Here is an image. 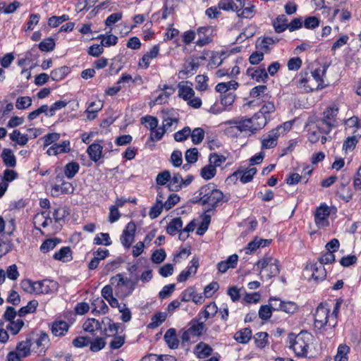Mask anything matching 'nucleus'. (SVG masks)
<instances>
[{
    "label": "nucleus",
    "instance_id": "nucleus-1",
    "mask_svg": "<svg viewBox=\"0 0 361 361\" xmlns=\"http://www.w3.org/2000/svg\"><path fill=\"white\" fill-rule=\"evenodd\" d=\"M224 193L216 188L212 183H209L202 186L193 195L191 202L193 204H199L207 206L205 213L213 212L216 208L221 204L224 202Z\"/></svg>",
    "mask_w": 361,
    "mask_h": 361
},
{
    "label": "nucleus",
    "instance_id": "nucleus-2",
    "mask_svg": "<svg viewBox=\"0 0 361 361\" xmlns=\"http://www.w3.org/2000/svg\"><path fill=\"white\" fill-rule=\"evenodd\" d=\"M228 123L233 125L229 129L231 132H235V130L240 132L249 131L251 134H255L266 126L267 119L266 116L257 112L251 118L233 119L228 121Z\"/></svg>",
    "mask_w": 361,
    "mask_h": 361
},
{
    "label": "nucleus",
    "instance_id": "nucleus-3",
    "mask_svg": "<svg viewBox=\"0 0 361 361\" xmlns=\"http://www.w3.org/2000/svg\"><path fill=\"white\" fill-rule=\"evenodd\" d=\"M228 123L233 125L229 129L231 132H235V130L240 132L249 131L251 134H255L266 126L267 119L266 116L257 112L251 118L233 119L228 121Z\"/></svg>",
    "mask_w": 361,
    "mask_h": 361
},
{
    "label": "nucleus",
    "instance_id": "nucleus-4",
    "mask_svg": "<svg viewBox=\"0 0 361 361\" xmlns=\"http://www.w3.org/2000/svg\"><path fill=\"white\" fill-rule=\"evenodd\" d=\"M290 339V348H291L295 354L298 357L307 356L308 348L312 343L313 336L307 331H302L293 338Z\"/></svg>",
    "mask_w": 361,
    "mask_h": 361
},
{
    "label": "nucleus",
    "instance_id": "nucleus-5",
    "mask_svg": "<svg viewBox=\"0 0 361 361\" xmlns=\"http://www.w3.org/2000/svg\"><path fill=\"white\" fill-rule=\"evenodd\" d=\"M204 329L203 322L192 321L187 329L181 331V344L185 345L187 343H195L197 338L202 334Z\"/></svg>",
    "mask_w": 361,
    "mask_h": 361
},
{
    "label": "nucleus",
    "instance_id": "nucleus-6",
    "mask_svg": "<svg viewBox=\"0 0 361 361\" xmlns=\"http://www.w3.org/2000/svg\"><path fill=\"white\" fill-rule=\"evenodd\" d=\"M29 338H31L32 344H35L34 349H37L39 354L44 353L49 345V338L47 333L39 331V332H32Z\"/></svg>",
    "mask_w": 361,
    "mask_h": 361
},
{
    "label": "nucleus",
    "instance_id": "nucleus-7",
    "mask_svg": "<svg viewBox=\"0 0 361 361\" xmlns=\"http://www.w3.org/2000/svg\"><path fill=\"white\" fill-rule=\"evenodd\" d=\"M135 231L136 225L135 222L133 221L128 222L120 238L121 243L123 247L129 248L131 246L135 239Z\"/></svg>",
    "mask_w": 361,
    "mask_h": 361
},
{
    "label": "nucleus",
    "instance_id": "nucleus-8",
    "mask_svg": "<svg viewBox=\"0 0 361 361\" xmlns=\"http://www.w3.org/2000/svg\"><path fill=\"white\" fill-rule=\"evenodd\" d=\"M330 215L329 207L326 204H321L314 214V221L319 227L329 226L328 217Z\"/></svg>",
    "mask_w": 361,
    "mask_h": 361
},
{
    "label": "nucleus",
    "instance_id": "nucleus-9",
    "mask_svg": "<svg viewBox=\"0 0 361 361\" xmlns=\"http://www.w3.org/2000/svg\"><path fill=\"white\" fill-rule=\"evenodd\" d=\"M56 281L49 279L35 281V293L48 294L57 290Z\"/></svg>",
    "mask_w": 361,
    "mask_h": 361
},
{
    "label": "nucleus",
    "instance_id": "nucleus-10",
    "mask_svg": "<svg viewBox=\"0 0 361 361\" xmlns=\"http://www.w3.org/2000/svg\"><path fill=\"white\" fill-rule=\"evenodd\" d=\"M281 126L271 130L269 133L264 136L262 139V149H271L274 148L277 145V140L279 137V130Z\"/></svg>",
    "mask_w": 361,
    "mask_h": 361
},
{
    "label": "nucleus",
    "instance_id": "nucleus-11",
    "mask_svg": "<svg viewBox=\"0 0 361 361\" xmlns=\"http://www.w3.org/2000/svg\"><path fill=\"white\" fill-rule=\"evenodd\" d=\"M244 6V0H220L218 4L219 9L226 11H232L237 13L240 12Z\"/></svg>",
    "mask_w": 361,
    "mask_h": 361
},
{
    "label": "nucleus",
    "instance_id": "nucleus-12",
    "mask_svg": "<svg viewBox=\"0 0 361 361\" xmlns=\"http://www.w3.org/2000/svg\"><path fill=\"white\" fill-rule=\"evenodd\" d=\"M190 265L186 269L182 271L177 277V281L180 283L186 281L191 276L195 275L199 267L198 258H192L190 262Z\"/></svg>",
    "mask_w": 361,
    "mask_h": 361
},
{
    "label": "nucleus",
    "instance_id": "nucleus-13",
    "mask_svg": "<svg viewBox=\"0 0 361 361\" xmlns=\"http://www.w3.org/2000/svg\"><path fill=\"white\" fill-rule=\"evenodd\" d=\"M271 241L272 240L271 239H262L258 237H255L253 240L247 245V246L244 248V250L247 255H250L260 247H265L269 246Z\"/></svg>",
    "mask_w": 361,
    "mask_h": 361
},
{
    "label": "nucleus",
    "instance_id": "nucleus-14",
    "mask_svg": "<svg viewBox=\"0 0 361 361\" xmlns=\"http://www.w3.org/2000/svg\"><path fill=\"white\" fill-rule=\"evenodd\" d=\"M56 179L59 182L61 181V184H55L52 186L51 190L56 195H58L59 192L63 194H71L73 192L74 188L71 183L63 181V177L60 176H57Z\"/></svg>",
    "mask_w": 361,
    "mask_h": 361
},
{
    "label": "nucleus",
    "instance_id": "nucleus-15",
    "mask_svg": "<svg viewBox=\"0 0 361 361\" xmlns=\"http://www.w3.org/2000/svg\"><path fill=\"white\" fill-rule=\"evenodd\" d=\"M71 142L69 140H64L61 144L55 143L47 151L49 156H56L61 153H68L71 151Z\"/></svg>",
    "mask_w": 361,
    "mask_h": 361
},
{
    "label": "nucleus",
    "instance_id": "nucleus-16",
    "mask_svg": "<svg viewBox=\"0 0 361 361\" xmlns=\"http://www.w3.org/2000/svg\"><path fill=\"white\" fill-rule=\"evenodd\" d=\"M257 169L255 167L246 169L245 170L238 169L233 173V176H240V180L243 183L250 182L253 179V176L257 173Z\"/></svg>",
    "mask_w": 361,
    "mask_h": 361
},
{
    "label": "nucleus",
    "instance_id": "nucleus-17",
    "mask_svg": "<svg viewBox=\"0 0 361 361\" xmlns=\"http://www.w3.org/2000/svg\"><path fill=\"white\" fill-rule=\"evenodd\" d=\"M1 157L4 164L8 168H14L16 166V158L13 152L11 149L4 148L2 151Z\"/></svg>",
    "mask_w": 361,
    "mask_h": 361
},
{
    "label": "nucleus",
    "instance_id": "nucleus-18",
    "mask_svg": "<svg viewBox=\"0 0 361 361\" xmlns=\"http://www.w3.org/2000/svg\"><path fill=\"white\" fill-rule=\"evenodd\" d=\"M102 332L106 336H114L118 331L119 326L117 324L111 323V321L106 318V321H102Z\"/></svg>",
    "mask_w": 361,
    "mask_h": 361
},
{
    "label": "nucleus",
    "instance_id": "nucleus-19",
    "mask_svg": "<svg viewBox=\"0 0 361 361\" xmlns=\"http://www.w3.org/2000/svg\"><path fill=\"white\" fill-rule=\"evenodd\" d=\"M102 149L103 147L99 143L94 142L88 147L87 152L90 159L97 162L102 157Z\"/></svg>",
    "mask_w": 361,
    "mask_h": 361
},
{
    "label": "nucleus",
    "instance_id": "nucleus-20",
    "mask_svg": "<svg viewBox=\"0 0 361 361\" xmlns=\"http://www.w3.org/2000/svg\"><path fill=\"white\" fill-rule=\"evenodd\" d=\"M312 271V276L316 281H322L325 279L326 276V271L322 264H314L310 267Z\"/></svg>",
    "mask_w": 361,
    "mask_h": 361
},
{
    "label": "nucleus",
    "instance_id": "nucleus-21",
    "mask_svg": "<svg viewBox=\"0 0 361 361\" xmlns=\"http://www.w3.org/2000/svg\"><path fill=\"white\" fill-rule=\"evenodd\" d=\"M69 325L63 321L54 322L51 325V333L55 336H62L68 331Z\"/></svg>",
    "mask_w": 361,
    "mask_h": 361
},
{
    "label": "nucleus",
    "instance_id": "nucleus-22",
    "mask_svg": "<svg viewBox=\"0 0 361 361\" xmlns=\"http://www.w3.org/2000/svg\"><path fill=\"white\" fill-rule=\"evenodd\" d=\"M183 178L178 173H174L173 177L171 176L170 182L167 185L169 190L178 192L183 188Z\"/></svg>",
    "mask_w": 361,
    "mask_h": 361
},
{
    "label": "nucleus",
    "instance_id": "nucleus-23",
    "mask_svg": "<svg viewBox=\"0 0 361 361\" xmlns=\"http://www.w3.org/2000/svg\"><path fill=\"white\" fill-rule=\"evenodd\" d=\"M84 331L93 334L94 331L100 330L102 331V322L97 320L95 318H88L82 325Z\"/></svg>",
    "mask_w": 361,
    "mask_h": 361
},
{
    "label": "nucleus",
    "instance_id": "nucleus-24",
    "mask_svg": "<svg viewBox=\"0 0 361 361\" xmlns=\"http://www.w3.org/2000/svg\"><path fill=\"white\" fill-rule=\"evenodd\" d=\"M72 252L69 247H63L58 252H55L53 258L56 260L67 262L72 260Z\"/></svg>",
    "mask_w": 361,
    "mask_h": 361
},
{
    "label": "nucleus",
    "instance_id": "nucleus-25",
    "mask_svg": "<svg viewBox=\"0 0 361 361\" xmlns=\"http://www.w3.org/2000/svg\"><path fill=\"white\" fill-rule=\"evenodd\" d=\"M164 340L168 346L171 349H176L179 345V341L176 337V330L169 329L164 335Z\"/></svg>",
    "mask_w": 361,
    "mask_h": 361
},
{
    "label": "nucleus",
    "instance_id": "nucleus-26",
    "mask_svg": "<svg viewBox=\"0 0 361 361\" xmlns=\"http://www.w3.org/2000/svg\"><path fill=\"white\" fill-rule=\"evenodd\" d=\"M32 345L31 338H27L26 340L22 341L18 343L16 352L23 358L26 357L30 355Z\"/></svg>",
    "mask_w": 361,
    "mask_h": 361
},
{
    "label": "nucleus",
    "instance_id": "nucleus-27",
    "mask_svg": "<svg viewBox=\"0 0 361 361\" xmlns=\"http://www.w3.org/2000/svg\"><path fill=\"white\" fill-rule=\"evenodd\" d=\"M8 319V324L6 328L11 332L12 334L16 335L19 333L22 327L24 326V322L22 319H18L15 320L16 317H6Z\"/></svg>",
    "mask_w": 361,
    "mask_h": 361
},
{
    "label": "nucleus",
    "instance_id": "nucleus-28",
    "mask_svg": "<svg viewBox=\"0 0 361 361\" xmlns=\"http://www.w3.org/2000/svg\"><path fill=\"white\" fill-rule=\"evenodd\" d=\"M350 183V178H348L345 183H341L338 188V193L339 197L343 200L345 202H348L353 197V194L349 188H347V185Z\"/></svg>",
    "mask_w": 361,
    "mask_h": 361
},
{
    "label": "nucleus",
    "instance_id": "nucleus-29",
    "mask_svg": "<svg viewBox=\"0 0 361 361\" xmlns=\"http://www.w3.org/2000/svg\"><path fill=\"white\" fill-rule=\"evenodd\" d=\"M70 73V68L63 66L53 70L51 72L50 77L54 81H61L66 78V76Z\"/></svg>",
    "mask_w": 361,
    "mask_h": 361
},
{
    "label": "nucleus",
    "instance_id": "nucleus-30",
    "mask_svg": "<svg viewBox=\"0 0 361 361\" xmlns=\"http://www.w3.org/2000/svg\"><path fill=\"white\" fill-rule=\"evenodd\" d=\"M56 44L53 38L49 37L42 41L39 44H35L31 49V51H35L37 47L42 51H51L55 48Z\"/></svg>",
    "mask_w": 361,
    "mask_h": 361
},
{
    "label": "nucleus",
    "instance_id": "nucleus-31",
    "mask_svg": "<svg viewBox=\"0 0 361 361\" xmlns=\"http://www.w3.org/2000/svg\"><path fill=\"white\" fill-rule=\"evenodd\" d=\"M183 221L180 217L173 219L166 227V232L171 235H174L177 232L181 231Z\"/></svg>",
    "mask_w": 361,
    "mask_h": 361
},
{
    "label": "nucleus",
    "instance_id": "nucleus-32",
    "mask_svg": "<svg viewBox=\"0 0 361 361\" xmlns=\"http://www.w3.org/2000/svg\"><path fill=\"white\" fill-rule=\"evenodd\" d=\"M341 301L340 300H329L324 302L320 303V308L324 309L326 308L327 310V312H330L331 308L333 309L332 311V316H338V310L341 307Z\"/></svg>",
    "mask_w": 361,
    "mask_h": 361
},
{
    "label": "nucleus",
    "instance_id": "nucleus-33",
    "mask_svg": "<svg viewBox=\"0 0 361 361\" xmlns=\"http://www.w3.org/2000/svg\"><path fill=\"white\" fill-rule=\"evenodd\" d=\"M334 126L335 124L334 123L323 118L317 120L316 123V128L318 131L325 135H328Z\"/></svg>",
    "mask_w": 361,
    "mask_h": 361
},
{
    "label": "nucleus",
    "instance_id": "nucleus-34",
    "mask_svg": "<svg viewBox=\"0 0 361 361\" xmlns=\"http://www.w3.org/2000/svg\"><path fill=\"white\" fill-rule=\"evenodd\" d=\"M80 165L76 161H71L64 166V174L68 179L73 178L79 171Z\"/></svg>",
    "mask_w": 361,
    "mask_h": 361
},
{
    "label": "nucleus",
    "instance_id": "nucleus-35",
    "mask_svg": "<svg viewBox=\"0 0 361 361\" xmlns=\"http://www.w3.org/2000/svg\"><path fill=\"white\" fill-rule=\"evenodd\" d=\"M274 27L275 31L278 33H281L285 31L288 27V19L283 14L279 15L276 20L274 22Z\"/></svg>",
    "mask_w": 361,
    "mask_h": 361
},
{
    "label": "nucleus",
    "instance_id": "nucleus-36",
    "mask_svg": "<svg viewBox=\"0 0 361 361\" xmlns=\"http://www.w3.org/2000/svg\"><path fill=\"white\" fill-rule=\"evenodd\" d=\"M274 262H276V259H274L271 257H264V258L257 261V262L254 266V269L259 270L260 274L262 275L268 268L269 264L274 263Z\"/></svg>",
    "mask_w": 361,
    "mask_h": 361
},
{
    "label": "nucleus",
    "instance_id": "nucleus-37",
    "mask_svg": "<svg viewBox=\"0 0 361 361\" xmlns=\"http://www.w3.org/2000/svg\"><path fill=\"white\" fill-rule=\"evenodd\" d=\"M212 348L203 342L199 343L195 347V353L199 358L206 357L212 354Z\"/></svg>",
    "mask_w": 361,
    "mask_h": 361
},
{
    "label": "nucleus",
    "instance_id": "nucleus-38",
    "mask_svg": "<svg viewBox=\"0 0 361 361\" xmlns=\"http://www.w3.org/2000/svg\"><path fill=\"white\" fill-rule=\"evenodd\" d=\"M252 337V331L248 328L243 329L235 334L234 338L240 343H247Z\"/></svg>",
    "mask_w": 361,
    "mask_h": 361
},
{
    "label": "nucleus",
    "instance_id": "nucleus-39",
    "mask_svg": "<svg viewBox=\"0 0 361 361\" xmlns=\"http://www.w3.org/2000/svg\"><path fill=\"white\" fill-rule=\"evenodd\" d=\"M178 96L183 98L185 101L189 100V99L192 98L195 94L193 89L190 86L179 83L178 85Z\"/></svg>",
    "mask_w": 361,
    "mask_h": 361
},
{
    "label": "nucleus",
    "instance_id": "nucleus-40",
    "mask_svg": "<svg viewBox=\"0 0 361 361\" xmlns=\"http://www.w3.org/2000/svg\"><path fill=\"white\" fill-rule=\"evenodd\" d=\"M92 305L93 307L92 313L106 314L109 310L108 306L102 298L94 300Z\"/></svg>",
    "mask_w": 361,
    "mask_h": 361
},
{
    "label": "nucleus",
    "instance_id": "nucleus-41",
    "mask_svg": "<svg viewBox=\"0 0 361 361\" xmlns=\"http://www.w3.org/2000/svg\"><path fill=\"white\" fill-rule=\"evenodd\" d=\"M102 108V104H100V102H99V104H97L95 102H92L87 110V118L89 120H94L97 117V114L99 112Z\"/></svg>",
    "mask_w": 361,
    "mask_h": 361
},
{
    "label": "nucleus",
    "instance_id": "nucleus-42",
    "mask_svg": "<svg viewBox=\"0 0 361 361\" xmlns=\"http://www.w3.org/2000/svg\"><path fill=\"white\" fill-rule=\"evenodd\" d=\"M38 306V302L36 300L30 301L26 306L22 307L18 312V316H25L27 314L34 313Z\"/></svg>",
    "mask_w": 361,
    "mask_h": 361
},
{
    "label": "nucleus",
    "instance_id": "nucleus-43",
    "mask_svg": "<svg viewBox=\"0 0 361 361\" xmlns=\"http://www.w3.org/2000/svg\"><path fill=\"white\" fill-rule=\"evenodd\" d=\"M279 272V261L276 259V262H274V263L269 264L265 272L262 275V277L264 276L267 279H270L273 276L278 275Z\"/></svg>",
    "mask_w": 361,
    "mask_h": 361
},
{
    "label": "nucleus",
    "instance_id": "nucleus-44",
    "mask_svg": "<svg viewBox=\"0 0 361 361\" xmlns=\"http://www.w3.org/2000/svg\"><path fill=\"white\" fill-rule=\"evenodd\" d=\"M276 42V40L269 37H264L262 39H258L256 42V47L258 49L267 52L268 51H269V46L271 44H274Z\"/></svg>",
    "mask_w": 361,
    "mask_h": 361
},
{
    "label": "nucleus",
    "instance_id": "nucleus-45",
    "mask_svg": "<svg viewBox=\"0 0 361 361\" xmlns=\"http://www.w3.org/2000/svg\"><path fill=\"white\" fill-rule=\"evenodd\" d=\"M10 139L12 141L16 142L18 145L24 146L28 141L27 135H22L20 130H14L10 135Z\"/></svg>",
    "mask_w": 361,
    "mask_h": 361
},
{
    "label": "nucleus",
    "instance_id": "nucleus-46",
    "mask_svg": "<svg viewBox=\"0 0 361 361\" xmlns=\"http://www.w3.org/2000/svg\"><path fill=\"white\" fill-rule=\"evenodd\" d=\"M60 240L57 238H49L45 240L41 245L39 249L43 253H47L55 248Z\"/></svg>",
    "mask_w": 361,
    "mask_h": 361
},
{
    "label": "nucleus",
    "instance_id": "nucleus-47",
    "mask_svg": "<svg viewBox=\"0 0 361 361\" xmlns=\"http://www.w3.org/2000/svg\"><path fill=\"white\" fill-rule=\"evenodd\" d=\"M216 173V169L214 165L209 163L208 165L202 168L200 171L201 176L205 180H210L215 176Z\"/></svg>",
    "mask_w": 361,
    "mask_h": 361
},
{
    "label": "nucleus",
    "instance_id": "nucleus-48",
    "mask_svg": "<svg viewBox=\"0 0 361 361\" xmlns=\"http://www.w3.org/2000/svg\"><path fill=\"white\" fill-rule=\"evenodd\" d=\"M192 142L194 145L200 144L204 137V130L202 128H195L190 134Z\"/></svg>",
    "mask_w": 361,
    "mask_h": 361
},
{
    "label": "nucleus",
    "instance_id": "nucleus-49",
    "mask_svg": "<svg viewBox=\"0 0 361 361\" xmlns=\"http://www.w3.org/2000/svg\"><path fill=\"white\" fill-rule=\"evenodd\" d=\"M95 245H104L109 246L111 245V240L109 233H100L97 234L94 238L93 241Z\"/></svg>",
    "mask_w": 361,
    "mask_h": 361
},
{
    "label": "nucleus",
    "instance_id": "nucleus-50",
    "mask_svg": "<svg viewBox=\"0 0 361 361\" xmlns=\"http://www.w3.org/2000/svg\"><path fill=\"white\" fill-rule=\"evenodd\" d=\"M18 177V173L12 169H6L4 171L3 176H0V180L2 183H6L8 184L9 182H11Z\"/></svg>",
    "mask_w": 361,
    "mask_h": 361
},
{
    "label": "nucleus",
    "instance_id": "nucleus-51",
    "mask_svg": "<svg viewBox=\"0 0 361 361\" xmlns=\"http://www.w3.org/2000/svg\"><path fill=\"white\" fill-rule=\"evenodd\" d=\"M191 130L190 127H184L182 130L177 131L174 133V140L177 142H183L188 139L190 136Z\"/></svg>",
    "mask_w": 361,
    "mask_h": 361
},
{
    "label": "nucleus",
    "instance_id": "nucleus-52",
    "mask_svg": "<svg viewBox=\"0 0 361 361\" xmlns=\"http://www.w3.org/2000/svg\"><path fill=\"white\" fill-rule=\"evenodd\" d=\"M199 152L197 148H190L185 153V159L188 164H194L198 159Z\"/></svg>",
    "mask_w": 361,
    "mask_h": 361
},
{
    "label": "nucleus",
    "instance_id": "nucleus-53",
    "mask_svg": "<svg viewBox=\"0 0 361 361\" xmlns=\"http://www.w3.org/2000/svg\"><path fill=\"white\" fill-rule=\"evenodd\" d=\"M32 105V99L28 96L19 97L16 103L18 109H25Z\"/></svg>",
    "mask_w": 361,
    "mask_h": 361
},
{
    "label": "nucleus",
    "instance_id": "nucleus-54",
    "mask_svg": "<svg viewBox=\"0 0 361 361\" xmlns=\"http://www.w3.org/2000/svg\"><path fill=\"white\" fill-rule=\"evenodd\" d=\"M141 123L145 124V126L151 130L157 128L158 119L154 116H145L141 118Z\"/></svg>",
    "mask_w": 361,
    "mask_h": 361
},
{
    "label": "nucleus",
    "instance_id": "nucleus-55",
    "mask_svg": "<svg viewBox=\"0 0 361 361\" xmlns=\"http://www.w3.org/2000/svg\"><path fill=\"white\" fill-rule=\"evenodd\" d=\"M89 344H90V349L91 351L98 352L104 348L106 342L104 341V338L97 337L94 341L90 340Z\"/></svg>",
    "mask_w": 361,
    "mask_h": 361
},
{
    "label": "nucleus",
    "instance_id": "nucleus-56",
    "mask_svg": "<svg viewBox=\"0 0 361 361\" xmlns=\"http://www.w3.org/2000/svg\"><path fill=\"white\" fill-rule=\"evenodd\" d=\"M69 19L68 16L62 15L61 16H51L48 20V25L51 27H56L62 23L68 20Z\"/></svg>",
    "mask_w": 361,
    "mask_h": 361
},
{
    "label": "nucleus",
    "instance_id": "nucleus-57",
    "mask_svg": "<svg viewBox=\"0 0 361 361\" xmlns=\"http://www.w3.org/2000/svg\"><path fill=\"white\" fill-rule=\"evenodd\" d=\"M61 135L58 133H50L43 136L41 139L44 140V148L58 141Z\"/></svg>",
    "mask_w": 361,
    "mask_h": 361
},
{
    "label": "nucleus",
    "instance_id": "nucleus-58",
    "mask_svg": "<svg viewBox=\"0 0 361 361\" xmlns=\"http://www.w3.org/2000/svg\"><path fill=\"white\" fill-rule=\"evenodd\" d=\"M166 254L164 249L156 250L151 256V260L154 264H160L166 259Z\"/></svg>",
    "mask_w": 361,
    "mask_h": 361
},
{
    "label": "nucleus",
    "instance_id": "nucleus-59",
    "mask_svg": "<svg viewBox=\"0 0 361 361\" xmlns=\"http://www.w3.org/2000/svg\"><path fill=\"white\" fill-rule=\"evenodd\" d=\"M349 352V348L345 345H341L338 348L337 354L334 357L335 361H347V354Z\"/></svg>",
    "mask_w": 361,
    "mask_h": 361
},
{
    "label": "nucleus",
    "instance_id": "nucleus-60",
    "mask_svg": "<svg viewBox=\"0 0 361 361\" xmlns=\"http://www.w3.org/2000/svg\"><path fill=\"white\" fill-rule=\"evenodd\" d=\"M226 160V159L224 156L219 155L216 153L211 154L209 157V163L214 165L215 169L220 166Z\"/></svg>",
    "mask_w": 361,
    "mask_h": 361
},
{
    "label": "nucleus",
    "instance_id": "nucleus-61",
    "mask_svg": "<svg viewBox=\"0 0 361 361\" xmlns=\"http://www.w3.org/2000/svg\"><path fill=\"white\" fill-rule=\"evenodd\" d=\"M298 309V306L295 302L292 301H283L281 311L286 314H292L295 313Z\"/></svg>",
    "mask_w": 361,
    "mask_h": 361
},
{
    "label": "nucleus",
    "instance_id": "nucleus-62",
    "mask_svg": "<svg viewBox=\"0 0 361 361\" xmlns=\"http://www.w3.org/2000/svg\"><path fill=\"white\" fill-rule=\"evenodd\" d=\"M320 20L316 16H309L304 20V27L307 29L313 30L319 26Z\"/></svg>",
    "mask_w": 361,
    "mask_h": 361
},
{
    "label": "nucleus",
    "instance_id": "nucleus-63",
    "mask_svg": "<svg viewBox=\"0 0 361 361\" xmlns=\"http://www.w3.org/2000/svg\"><path fill=\"white\" fill-rule=\"evenodd\" d=\"M171 173L165 170L157 176L156 182L158 185H165L168 182H170Z\"/></svg>",
    "mask_w": 361,
    "mask_h": 361
},
{
    "label": "nucleus",
    "instance_id": "nucleus-64",
    "mask_svg": "<svg viewBox=\"0 0 361 361\" xmlns=\"http://www.w3.org/2000/svg\"><path fill=\"white\" fill-rule=\"evenodd\" d=\"M163 208H164V204L156 201V204L149 210V216L152 219L157 218L161 214Z\"/></svg>",
    "mask_w": 361,
    "mask_h": 361
}]
</instances>
